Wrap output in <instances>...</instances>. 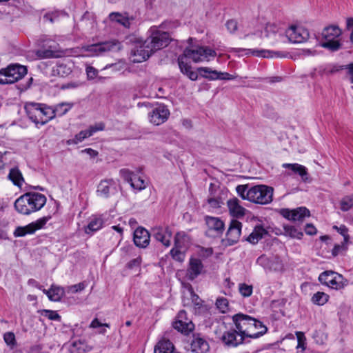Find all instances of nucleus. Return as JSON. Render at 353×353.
<instances>
[{
  "label": "nucleus",
  "mask_w": 353,
  "mask_h": 353,
  "mask_svg": "<svg viewBox=\"0 0 353 353\" xmlns=\"http://www.w3.org/2000/svg\"><path fill=\"white\" fill-rule=\"evenodd\" d=\"M216 305L219 310L222 313H225L229 310L228 301L224 297L218 298L216 301Z\"/></svg>",
  "instance_id": "nucleus-51"
},
{
  "label": "nucleus",
  "mask_w": 353,
  "mask_h": 353,
  "mask_svg": "<svg viewBox=\"0 0 353 353\" xmlns=\"http://www.w3.org/2000/svg\"><path fill=\"white\" fill-rule=\"evenodd\" d=\"M3 339L5 343L10 346L12 349L17 345V341L15 335L13 332H8L3 335Z\"/></svg>",
  "instance_id": "nucleus-53"
},
{
  "label": "nucleus",
  "mask_w": 353,
  "mask_h": 353,
  "mask_svg": "<svg viewBox=\"0 0 353 353\" xmlns=\"http://www.w3.org/2000/svg\"><path fill=\"white\" fill-rule=\"evenodd\" d=\"M205 222L208 229L205 232L206 235L215 238L219 237L224 231V223L223 221L218 217L206 216Z\"/></svg>",
  "instance_id": "nucleus-12"
},
{
  "label": "nucleus",
  "mask_w": 353,
  "mask_h": 353,
  "mask_svg": "<svg viewBox=\"0 0 353 353\" xmlns=\"http://www.w3.org/2000/svg\"><path fill=\"white\" fill-rule=\"evenodd\" d=\"M256 319L247 314L239 313L232 316V321L235 327L242 335L246 338L249 332L254 327L252 325L255 323Z\"/></svg>",
  "instance_id": "nucleus-10"
},
{
  "label": "nucleus",
  "mask_w": 353,
  "mask_h": 353,
  "mask_svg": "<svg viewBox=\"0 0 353 353\" xmlns=\"http://www.w3.org/2000/svg\"><path fill=\"white\" fill-rule=\"evenodd\" d=\"M226 28L230 33H234L238 28V23L235 20H229L226 22Z\"/></svg>",
  "instance_id": "nucleus-59"
},
{
  "label": "nucleus",
  "mask_w": 353,
  "mask_h": 353,
  "mask_svg": "<svg viewBox=\"0 0 353 353\" xmlns=\"http://www.w3.org/2000/svg\"><path fill=\"white\" fill-rule=\"evenodd\" d=\"M133 240L137 247L145 248L150 243V234L146 229L139 227L134 232Z\"/></svg>",
  "instance_id": "nucleus-25"
},
{
  "label": "nucleus",
  "mask_w": 353,
  "mask_h": 353,
  "mask_svg": "<svg viewBox=\"0 0 353 353\" xmlns=\"http://www.w3.org/2000/svg\"><path fill=\"white\" fill-rule=\"evenodd\" d=\"M185 251L186 250L174 246L170 250V254L174 260L181 263L185 260Z\"/></svg>",
  "instance_id": "nucleus-46"
},
{
  "label": "nucleus",
  "mask_w": 353,
  "mask_h": 353,
  "mask_svg": "<svg viewBox=\"0 0 353 353\" xmlns=\"http://www.w3.org/2000/svg\"><path fill=\"white\" fill-rule=\"evenodd\" d=\"M265 234L267 231L261 225L256 226L247 238V241L252 244L257 243Z\"/></svg>",
  "instance_id": "nucleus-36"
},
{
  "label": "nucleus",
  "mask_w": 353,
  "mask_h": 353,
  "mask_svg": "<svg viewBox=\"0 0 353 353\" xmlns=\"http://www.w3.org/2000/svg\"><path fill=\"white\" fill-rule=\"evenodd\" d=\"M42 316L47 317L48 319L60 322L61 316L58 314L57 311L50 310H42L40 311Z\"/></svg>",
  "instance_id": "nucleus-50"
},
{
  "label": "nucleus",
  "mask_w": 353,
  "mask_h": 353,
  "mask_svg": "<svg viewBox=\"0 0 353 353\" xmlns=\"http://www.w3.org/2000/svg\"><path fill=\"white\" fill-rule=\"evenodd\" d=\"M150 35L145 41L153 52L168 46L171 41L168 32L161 31L155 26L150 29Z\"/></svg>",
  "instance_id": "nucleus-5"
},
{
  "label": "nucleus",
  "mask_w": 353,
  "mask_h": 353,
  "mask_svg": "<svg viewBox=\"0 0 353 353\" xmlns=\"http://www.w3.org/2000/svg\"><path fill=\"white\" fill-rule=\"evenodd\" d=\"M319 281L334 290H340L344 287L342 275L332 271L322 272L319 276Z\"/></svg>",
  "instance_id": "nucleus-11"
},
{
  "label": "nucleus",
  "mask_w": 353,
  "mask_h": 353,
  "mask_svg": "<svg viewBox=\"0 0 353 353\" xmlns=\"http://www.w3.org/2000/svg\"><path fill=\"white\" fill-rule=\"evenodd\" d=\"M142 259L141 256H138L136 259H134L129 261L128 263V268L130 269H132L136 267H139L141 263Z\"/></svg>",
  "instance_id": "nucleus-64"
},
{
  "label": "nucleus",
  "mask_w": 353,
  "mask_h": 353,
  "mask_svg": "<svg viewBox=\"0 0 353 353\" xmlns=\"http://www.w3.org/2000/svg\"><path fill=\"white\" fill-rule=\"evenodd\" d=\"M104 223L101 216H92L90 217L88 225L85 228V232L88 234H92L94 232L101 230Z\"/></svg>",
  "instance_id": "nucleus-28"
},
{
  "label": "nucleus",
  "mask_w": 353,
  "mask_h": 353,
  "mask_svg": "<svg viewBox=\"0 0 353 353\" xmlns=\"http://www.w3.org/2000/svg\"><path fill=\"white\" fill-rule=\"evenodd\" d=\"M231 52H245V55H254L256 57H263V58H272L274 57H279V52H274L272 50H252L248 48H233L230 50Z\"/></svg>",
  "instance_id": "nucleus-20"
},
{
  "label": "nucleus",
  "mask_w": 353,
  "mask_h": 353,
  "mask_svg": "<svg viewBox=\"0 0 353 353\" xmlns=\"http://www.w3.org/2000/svg\"><path fill=\"white\" fill-rule=\"evenodd\" d=\"M297 339H298V345L296 346L297 348H302L303 350L305 349V338L304 336V334L301 332H297Z\"/></svg>",
  "instance_id": "nucleus-63"
},
{
  "label": "nucleus",
  "mask_w": 353,
  "mask_h": 353,
  "mask_svg": "<svg viewBox=\"0 0 353 353\" xmlns=\"http://www.w3.org/2000/svg\"><path fill=\"white\" fill-rule=\"evenodd\" d=\"M353 207V194L342 198L340 201V209L343 212L350 210Z\"/></svg>",
  "instance_id": "nucleus-47"
},
{
  "label": "nucleus",
  "mask_w": 353,
  "mask_h": 353,
  "mask_svg": "<svg viewBox=\"0 0 353 353\" xmlns=\"http://www.w3.org/2000/svg\"><path fill=\"white\" fill-rule=\"evenodd\" d=\"M64 13L61 11L54 10L52 11H50L46 12L43 15V20L45 21H50L51 23H54L56 21L61 15H63Z\"/></svg>",
  "instance_id": "nucleus-48"
},
{
  "label": "nucleus",
  "mask_w": 353,
  "mask_h": 353,
  "mask_svg": "<svg viewBox=\"0 0 353 353\" xmlns=\"http://www.w3.org/2000/svg\"><path fill=\"white\" fill-rule=\"evenodd\" d=\"M86 74L88 79H94L98 74V70L92 66H88L86 68Z\"/></svg>",
  "instance_id": "nucleus-62"
},
{
  "label": "nucleus",
  "mask_w": 353,
  "mask_h": 353,
  "mask_svg": "<svg viewBox=\"0 0 353 353\" xmlns=\"http://www.w3.org/2000/svg\"><path fill=\"white\" fill-rule=\"evenodd\" d=\"M121 48V43L116 40L86 45L82 47L83 51L87 52L86 56L88 57L101 56L107 52L119 51Z\"/></svg>",
  "instance_id": "nucleus-7"
},
{
  "label": "nucleus",
  "mask_w": 353,
  "mask_h": 353,
  "mask_svg": "<svg viewBox=\"0 0 353 353\" xmlns=\"http://www.w3.org/2000/svg\"><path fill=\"white\" fill-rule=\"evenodd\" d=\"M191 350L194 353H207L210 350V345L204 339L194 336L191 342Z\"/></svg>",
  "instance_id": "nucleus-29"
},
{
  "label": "nucleus",
  "mask_w": 353,
  "mask_h": 353,
  "mask_svg": "<svg viewBox=\"0 0 353 353\" xmlns=\"http://www.w3.org/2000/svg\"><path fill=\"white\" fill-rule=\"evenodd\" d=\"M292 221H302L305 217L310 216V211L305 207H299L292 210Z\"/></svg>",
  "instance_id": "nucleus-41"
},
{
  "label": "nucleus",
  "mask_w": 353,
  "mask_h": 353,
  "mask_svg": "<svg viewBox=\"0 0 353 353\" xmlns=\"http://www.w3.org/2000/svg\"><path fill=\"white\" fill-rule=\"evenodd\" d=\"M170 115V111L164 105H159L149 114L150 121L155 125L165 122Z\"/></svg>",
  "instance_id": "nucleus-19"
},
{
  "label": "nucleus",
  "mask_w": 353,
  "mask_h": 353,
  "mask_svg": "<svg viewBox=\"0 0 353 353\" xmlns=\"http://www.w3.org/2000/svg\"><path fill=\"white\" fill-rule=\"evenodd\" d=\"M239 290L243 297H249L252 294L253 287L252 285H248L246 283H240L239 285Z\"/></svg>",
  "instance_id": "nucleus-52"
},
{
  "label": "nucleus",
  "mask_w": 353,
  "mask_h": 353,
  "mask_svg": "<svg viewBox=\"0 0 353 353\" xmlns=\"http://www.w3.org/2000/svg\"><path fill=\"white\" fill-rule=\"evenodd\" d=\"M256 263L269 272L280 271L283 268L281 261L278 256L268 257L261 255L257 259Z\"/></svg>",
  "instance_id": "nucleus-17"
},
{
  "label": "nucleus",
  "mask_w": 353,
  "mask_h": 353,
  "mask_svg": "<svg viewBox=\"0 0 353 353\" xmlns=\"http://www.w3.org/2000/svg\"><path fill=\"white\" fill-rule=\"evenodd\" d=\"M329 295L323 292H317L311 298V301L317 305H323L329 300Z\"/></svg>",
  "instance_id": "nucleus-43"
},
{
  "label": "nucleus",
  "mask_w": 353,
  "mask_h": 353,
  "mask_svg": "<svg viewBox=\"0 0 353 353\" xmlns=\"http://www.w3.org/2000/svg\"><path fill=\"white\" fill-rule=\"evenodd\" d=\"M203 271V265L202 261L199 259L191 257L187 269L188 279L190 281H193L197 278Z\"/></svg>",
  "instance_id": "nucleus-23"
},
{
  "label": "nucleus",
  "mask_w": 353,
  "mask_h": 353,
  "mask_svg": "<svg viewBox=\"0 0 353 353\" xmlns=\"http://www.w3.org/2000/svg\"><path fill=\"white\" fill-rule=\"evenodd\" d=\"M43 292L47 295L50 301L56 302L61 299L64 291L60 287L52 285L49 290L43 289Z\"/></svg>",
  "instance_id": "nucleus-35"
},
{
  "label": "nucleus",
  "mask_w": 353,
  "mask_h": 353,
  "mask_svg": "<svg viewBox=\"0 0 353 353\" xmlns=\"http://www.w3.org/2000/svg\"><path fill=\"white\" fill-rule=\"evenodd\" d=\"M85 288L84 283H79L69 287V290L72 293H77L83 290Z\"/></svg>",
  "instance_id": "nucleus-61"
},
{
  "label": "nucleus",
  "mask_w": 353,
  "mask_h": 353,
  "mask_svg": "<svg viewBox=\"0 0 353 353\" xmlns=\"http://www.w3.org/2000/svg\"><path fill=\"white\" fill-rule=\"evenodd\" d=\"M242 223L236 219H232L230 221L228 230L226 233L228 241L230 245L236 243L241 234Z\"/></svg>",
  "instance_id": "nucleus-22"
},
{
  "label": "nucleus",
  "mask_w": 353,
  "mask_h": 353,
  "mask_svg": "<svg viewBox=\"0 0 353 353\" xmlns=\"http://www.w3.org/2000/svg\"><path fill=\"white\" fill-rule=\"evenodd\" d=\"M154 239L166 248L171 245L172 230L169 226H156L152 229Z\"/></svg>",
  "instance_id": "nucleus-18"
},
{
  "label": "nucleus",
  "mask_w": 353,
  "mask_h": 353,
  "mask_svg": "<svg viewBox=\"0 0 353 353\" xmlns=\"http://www.w3.org/2000/svg\"><path fill=\"white\" fill-rule=\"evenodd\" d=\"M105 128L103 123H98L94 125H90L88 130H81L77 134L73 139H68L67 141L68 145H76L79 143L82 142L86 138L92 136L95 132L98 131H102Z\"/></svg>",
  "instance_id": "nucleus-14"
},
{
  "label": "nucleus",
  "mask_w": 353,
  "mask_h": 353,
  "mask_svg": "<svg viewBox=\"0 0 353 353\" xmlns=\"http://www.w3.org/2000/svg\"><path fill=\"white\" fill-rule=\"evenodd\" d=\"M47 199L43 194L26 192L14 202L15 210L23 215H29L40 210L46 204Z\"/></svg>",
  "instance_id": "nucleus-1"
},
{
  "label": "nucleus",
  "mask_w": 353,
  "mask_h": 353,
  "mask_svg": "<svg viewBox=\"0 0 353 353\" xmlns=\"http://www.w3.org/2000/svg\"><path fill=\"white\" fill-rule=\"evenodd\" d=\"M174 345L167 339L161 340L154 347V353H173Z\"/></svg>",
  "instance_id": "nucleus-38"
},
{
  "label": "nucleus",
  "mask_w": 353,
  "mask_h": 353,
  "mask_svg": "<svg viewBox=\"0 0 353 353\" xmlns=\"http://www.w3.org/2000/svg\"><path fill=\"white\" fill-rule=\"evenodd\" d=\"M252 326L254 327L252 329V331L248 332L246 337L257 339L264 335L268 331L267 327L257 319L255 320V323Z\"/></svg>",
  "instance_id": "nucleus-34"
},
{
  "label": "nucleus",
  "mask_w": 353,
  "mask_h": 353,
  "mask_svg": "<svg viewBox=\"0 0 353 353\" xmlns=\"http://www.w3.org/2000/svg\"><path fill=\"white\" fill-rule=\"evenodd\" d=\"M109 18L111 21L120 23L123 27L127 28H129L130 27L132 21L134 20V18L132 17H130L126 13L122 14L119 12L110 13L109 15Z\"/></svg>",
  "instance_id": "nucleus-32"
},
{
  "label": "nucleus",
  "mask_w": 353,
  "mask_h": 353,
  "mask_svg": "<svg viewBox=\"0 0 353 353\" xmlns=\"http://www.w3.org/2000/svg\"><path fill=\"white\" fill-rule=\"evenodd\" d=\"M285 37L292 43L306 41L310 36L308 30L301 26L292 25L285 31Z\"/></svg>",
  "instance_id": "nucleus-9"
},
{
  "label": "nucleus",
  "mask_w": 353,
  "mask_h": 353,
  "mask_svg": "<svg viewBox=\"0 0 353 353\" xmlns=\"http://www.w3.org/2000/svg\"><path fill=\"white\" fill-rule=\"evenodd\" d=\"M97 192L99 196L108 198L117 192L116 183L113 179L103 180L97 187Z\"/></svg>",
  "instance_id": "nucleus-24"
},
{
  "label": "nucleus",
  "mask_w": 353,
  "mask_h": 353,
  "mask_svg": "<svg viewBox=\"0 0 353 353\" xmlns=\"http://www.w3.org/2000/svg\"><path fill=\"white\" fill-rule=\"evenodd\" d=\"M278 31L279 28L275 24L267 23L263 32H261V37H270L276 34Z\"/></svg>",
  "instance_id": "nucleus-49"
},
{
  "label": "nucleus",
  "mask_w": 353,
  "mask_h": 353,
  "mask_svg": "<svg viewBox=\"0 0 353 353\" xmlns=\"http://www.w3.org/2000/svg\"><path fill=\"white\" fill-rule=\"evenodd\" d=\"M221 339L225 345L234 347L241 344L245 337L238 330L230 329L224 332Z\"/></svg>",
  "instance_id": "nucleus-16"
},
{
  "label": "nucleus",
  "mask_w": 353,
  "mask_h": 353,
  "mask_svg": "<svg viewBox=\"0 0 353 353\" xmlns=\"http://www.w3.org/2000/svg\"><path fill=\"white\" fill-rule=\"evenodd\" d=\"M341 29L336 26L325 27L322 31L323 41L321 46L332 51L339 50L341 47Z\"/></svg>",
  "instance_id": "nucleus-4"
},
{
  "label": "nucleus",
  "mask_w": 353,
  "mask_h": 353,
  "mask_svg": "<svg viewBox=\"0 0 353 353\" xmlns=\"http://www.w3.org/2000/svg\"><path fill=\"white\" fill-rule=\"evenodd\" d=\"M213 185L211 183L209 188V196L207 199V204L208 207L212 210L219 209L223 204V199L220 196L219 191L215 190H213Z\"/></svg>",
  "instance_id": "nucleus-26"
},
{
  "label": "nucleus",
  "mask_w": 353,
  "mask_h": 353,
  "mask_svg": "<svg viewBox=\"0 0 353 353\" xmlns=\"http://www.w3.org/2000/svg\"><path fill=\"white\" fill-rule=\"evenodd\" d=\"M72 346L79 351L85 352L87 350H89L87 347V345L85 344L84 341L81 340L73 341Z\"/></svg>",
  "instance_id": "nucleus-58"
},
{
  "label": "nucleus",
  "mask_w": 353,
  "mask_h": 353,
  "mask_svg": "<svg viewBox=\"0 0 353 353\" xmlns=\"http://www.w3.org/2000/svg\"><path fill=\"white\" fill-rule=\"evenodd\" d=\"M8 179L17 187L21 188L24 182L21 172L17 168L10 169Z\"/></svg>",
  "instance_id": "nucleus-39"
},
{
  "label": "nucleus",
  "mask_w": 353,
  "mask_h": 353,
  "mask_svg": "<svg viewBox=\"0 0 353 353\" xmlns=\"http://www.w3.org/2000/svg\"><path fill=\"white\" fill-rule=\"evenodd\" d=\"M154 52L145 41L137 44L131 51L133 62L141 63L148 59Z\"/></svg>",
  "instance_id": "nucleus-13"
},
{
  "label": "nucleus",
  "mask_w": 353,
  "mask_h": 353,
  "mask_svg": "<svg viewBox=\"0 0 353 353\" xmlns=\"http://www.w3.org/2000/svg\"><path fill=\"white\" fill-rule=\"evenodd\" d=\"M198 71L200 72L201 75L205 78L211 81L217 80L218 79H212V77H215L216 76H219V72L215 70H212L210 68L208 67H200L198 68Z\"/></svg>",
  "instance_id": "nucleus-42"
},
{
  "label": "nucleus",
  "mask_w": 353,
  "mask_h": 353,
  "mask_svg": "<svg viewBox=\"0 0 353 353\" xmlns=\"http://www.w3.org/2000/svg\"><path fill=\"white\" fill-rule=\"evenodd\" d=\"M28 70L19 64H10L0 70V84H11L21 79Z\"/></svg>",
  "instance_id": "nucleus-3"
},
{
  "label": "nucleus",
  "mask_w": 353,
  "mask_h": 353,
  "mask_svg": "<svg viewBox=\"0 0 353 353\" xmlns=\"http://www.w3.org/2000/svg\"><path fill=\"white\" fill-rule=\"evenodd\" d=\"M348 243H345V241H343L341 244H336L334 245L332 250V254L334 256H338L341 252L345 251L347 249V245Z\"/></svg>",
  "instance_id": "nucleus-56"
},
{
  "label": "nucleus",
  "mask_w": 353,
  "mask_h": 353,
  "mask_svg": "<svg viewBox=\"0 0 353 353\" xmlns=\"http://www.w3.org/2000/svg\"><path fill=\"white\" fill-rule=\"evenodd\" d=\"M35 232V228H34L33 224L32 223L28 224L26 226H19L17 227L14 232V236L15 237H22L25 236L27 234H32Z\"/></svg>",
  "instance_id": "nucleus-40"
},
{
  "label": "nucleus",
  "mask_w": 353,
  "mask_h": 353,
  "mask_svg": "<svg viewBox=\"0 0 353 353\" xmlns=\"http://www.w3.org/2000/svg\"><path fill=\"white\" fill-rule=\"evenodd\" d=\"M333 229L343 236V241H345V243L349 242L350 236L348 234V229L345 225H341L340 226L334 225Z\"/></svg>",
  "instance_id": "nucleus-54"
},
{
  "label": "nucleus",
  "mask_w": 353,
  "mask_h": 353,
  "mask_svg": "<svg viewBox=\"0 0 353 353\" xmlns=\"http://www.w3.org/2000/svg\"><path fill=\"white\" fill-rule=\"evenodd\" d=\"M173 327L175 330L184 334H188L194 330V324L187 318V314L184 310H181L173 323Z\"/></svg>",
  "instance_id": "nucleus-15"
},
{
  "label": "nucleus",
  "mask_w": 353,
  "mask_h": 353,
  "mask_svg": "<svg viewBox=\"0 0 353 353\" xmlns=\"http://www.w3.org/2000/svg\"><path fill=\"white\" fill-rule=\"evenodd\" d=\"M190 245V237L183 231L178 232L174 236V246L187 250Z\"/></svg>",
  "instance_id": "nucleus-33"
},
{
  "label": "nucleus",
  "mask_w": 353,
  "mask_h": 353,
  "mask_svg": "<svg viewBox=\"0 0 353 353\" xmlns=\"http://www.w3.org/2000/svg\"><path fill=\"white\" fill-rule=\"evenodd\" d=\"M239 203V200L236 197L232 198L227 201L230 214L233 217L239 218L245 215V209Z\"/></svg>",
  "instance_id": "nucleus-27"
},
{
  "label": "nucleus",
  "mask_w": 353,
  "mask_h": 353,
  "mask_svg": "<svg viewBox=\"0 0 353 353\" xmlns=\"http://www.w3.org/2000/svg\"><path fill=\"white\" fill-rule=\"evenodd\" d=\"M248 185H239L236 188L238 195L243 200H247Z\"/></svg>",
  "instance_id": "nucleus-57"
},
{
  "label": "nucleus",
  "mask_w": 353,
  "mask_h": 353,
  "mask_svg": "<svg viewBox=\"0 0 353 353\" xmlns=\"http://www.w3.org/2000/svg\"><path fill=\"white\" fill-rule=\"evenodd\" d=\"M216 52L208 47L196 46L186 48L181 56L192 59L194 63L209 61L211 58L215 57Z\"/></svg>",
  "instance_id": "nucleus-6"
},
{
  "label": "nucleus",
  "mask_w": 353,
  "mask_h": 353,
  "mask_svg": "<svg viewBox=\"0 0 353 353\" xmlns=\"http://www.w3.org/2000/svg\"><path fill=\"white\" fill-rule=\"evenodd\" d=\"M272 196L273 188L265 185L253 186L247 192V200L258 204L270 203Z\"/></svg>",
  "instance_id": "nucleus-2"
},
{
  "label": "nucleus",
  "mask_w": 353,
  "mask_h": 353,
  "mask_svg": "<svg viewBox=\"0 0 353 353\" xmlns=\"http://www.w3.org/2000/svg\"><path fill=\"white\" fill-rule=\"evenodd\" d=\"M72 103H61L57 104L53 110L54 112L55 116L58 114L59 116H63L66 114L72 107Z\"/></svg>",
  "instance_id": "nucleus-44"
},
{
  "label": "nucleus",
  "mask_w": 353,
  "mask_h": 353,
  "mask_svg": "<svg viewBox=\"0 0 353 353\" xmlns=\"http://www.w3.org/2000/svg\"><path fill=\"white\" fill-rule=\"evenodd\" d=\"M51 219L50 216H43L37 219L34 222H32L34 228H35V232L38 230L41 229L47 223V222Z\"/></svg>",
  "instance_id": "nucleus-55"
},
{
  "label": "nucleus",
  "mask_w": 353,
  "mask_h": 353,
  "mask_svg": "<svg viewBox=\"0 0 353 353\" xmlns=\"http://www.w3.org/2000/svg\"><path fill=\"white\" fill-rule=\"evenodd\" d=\"M282 167L289 169L292 172L299 174L304 182L308 180L307 169L299 163H283Z\"/></svg>",
  "instance_id": "nucleus-31"
},
{
  "label": "nucleus",
  "mask_w": 353,
  "mask_h": 353,
  "mask_svg": "<svg viewBox=\"0 0 353 353\" xmlns=\"http://www.w3.org/2000/svg\"><path fill=\"white\" fill-rule=\"evenodd\" d=\"M212 79H219L221 80H233L236 79V76L225 72H219V76L212 77Z\"/></svg>",
  "instance_id": "nucleus-60"
},
{
  "label": "nucleus",
  "mask_w": 353,
  "mask_h": 353,
  "mask_svg": "<svg viewBox=\"0 0 353 353\" xmlns=\"http://www.w3.org/2000/svg\"><path fill=\"white\" fill-rule=\"evenodd\" d=\"M284 231L286 235L292 237L296 238L297 239H301L303 236V233L301 230H298L296 227L293 225H285Z\"/></svg>",
  "instance_id": "nucleus-45"
},
{
  "label": "nucleus",
  "mask_w": 353,
  "mask_h": 353,
  "mask_svg": "<svg viewBox=\"0 0 353 353\" xmlns=\"http://www.w3.org/2000/svg\"><path fill=\"white\" fill-rule=\"evenodd\" d=\"M41 125L46 124L55 117L54 112L52 107H50L44 103H41Z\"/></svg>",
  "instance_id": "nucleus-37"
},
{
  "label": "nucleus",
  "mask_w": 353,
  "mask_h": 353,
  "mask_svg": "<svg viewBox=\"0 0 353 353\" xmlns=\"http://www.w3.org/2000/svg\"><path fill=\"white\" fill-rule=\"evenodd\" d=\"M140 170L137 172L126 168L121 169L119 171L120 176L125 181L130 183L131 188L135 192H140L146 188L145 181L140 175Z\"/></svg>",
  "instance_id": "nucleus-8"
},
{
  "label": "nucleus",
  "mask_w": 353,
  "mask_h": 353,
  "mask_svg": "<svg viewBox=\"0 0 353 353\" xmlns=\"http://www.w3.org/2000/svg\"><path fill=\"white\" fill-rule=\"evenodd\" d=\"M41 103L34 102H28L25 105V110L30 119L35 125L39 127L41 125Z\"/></svg>",
  "instance_id": "nucleus-21"
},
{
  "label": "nucleus",
  "mask_w": 353,
  "mask_h": 353,
  "mask_svg": "<svg viewBox=\"0 0 353 353\" xmlns=\"http://www.w3.org/2000/svg\"><path fill=\"white\" fill-rule=\"evenodd\" d=\"M185 57L183 56H179L178 58V64L180 68L181 72L186 75L190 80L195 81L198 78L197 73L192 70V66L185 61Z\"/></svg>",
  "instance_id": "nucleus-30"
}]
</instances>
